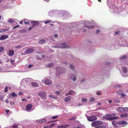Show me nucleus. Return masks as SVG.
<instances>
[{"mask_svg": "<svg viewBox=\"0 0 128 128\" xmlns=\"http://www.w3.org/2000/svg\"><path fill=\"white\" fill-rule=\"evenodd\" d=\"M115 116L116 115L115 114H113L112 115L107 114L104 116V118L106 119L109 120H112L114 119H117V118H116V117H112L110 118H108L110 116L112 117V116Z\"/></svg>", "mask_w": 128, "mask_h": 128, "instance_id": "obj_1", "label": "nucleus"}, {"mask_svg": "<svg viewBox=\"0 0 128 128\" xmlns=\"http://www.w3.org/2000/svg\"><path fill=\"white\" fill-rule=\"evenodd\" d=\"M103 123L102 121L100 120H96L93 121L91 125L92 127H95Z\"/></svg>", "mask_w": 128, "mask_h": 128, "instance_id": "obj_2", "label": "nucleus"}, {"mask_svg": "<svg viewBox=\"0 0 128 128\" xmlns=\"http://www.w3.org/2000/svg\"><path fill=\"white\" fill-rule=\"evenodd\" d=\"M38 95L41 97L42 99L43 100L46 99V93L45 92H42L38 94Z\"/></svg>", "mask_w": 128, "mask_h": 128, "instance_id": "obj_3", "label": "nucleus"}, {"mask_svg": "<svg viewBox=\"0 0 128 128\" xmlns=\"http://www.w3.org/2000/svg\"><path fill=\"white\" fill-rule=\"evenodd\" d=\"M87 118L88 120L90 122L95 121L97 119V117L94 115H92L90 116L87 117Z\"/></svg>", "mask_w": 128, "mask_h": 128, "instance_id": "obj_4", "label": "nucleus"}, {"mask_svg": "<svg viewBox=\"0 0 128 128\" xmlns=\"http://www.w3.org/2000/svg\"><path fill=\"white\" fill-rule=\"evenodd\" d=\"M59 46L60 48H69L70 47L69 45H66V42L60 44Z\"/></svg>", "mask_w": 128, "mask_h": 128, "instance_id": "obj_5", "label": "nucleus"}, {"mask_svg": "<svg viewBox=\"0 0 128 128\" xmlns=\"http://www.w3.org/2000/svg\"><path fill=\"white\" fill-rule=\"evenodd\" d=\"M117 124L119 125H122L124 124H128L127 122L124 120H122L119 121L117 122Z\"/></svg>", "mask_w": 128, "mask_h": 128, "instance_id": "obj_6", "label": "nucleus"}, {"mask_svg": "<svg viewBox=\"0 0 128 128\" xmlns=\"http://www.w3.org/2000/svg\"><path fill=\"white\" fill-rule=\"evenodd\" d=\"M44 83L46 84L49 85L52 84V82L49 80L46 79L44 81Z\"/></svg>", "mask_w": 128, "mask_h": 128, "instance_id": "obj_7", "label": "nucleus"}, {"mask_svg": "<svg viewBox=\"0 0 128 128\" xmlns=\"http://www.w3.org/2000/svg\"><path fill=\"white\" fill-rule=\"evenodd\" d=\"M8 35H2L0 37V40H2L8 38Z\"/></svg>", "mask_w": 128, "mask_h": 128, "instance_id": "obj_8", "label": "nucleus"}, {"mask_svg": "<svg viewBox=\"0 0 128 128\" xmlns=\"http://www.w3.org/2000/svg\"><path fill=\"white\" fill-rule=\"evenodd\" d=\"M14 50H9L8 54L10 56H12L14 54Z\"/></svg>", "mask_w": 128, "mask_h": 128, "instance_id": "obj_9", "label": "nucleus"}, {"mask_svg": "<svg viewBox=\"0 0 128 128\" xmlns=\"http://www.w3.org/2000/svg\"><path fill=\"white\" fill-rule=\"evenodd\" d=\"M32 106L31 104H29L27 105L26 107V108L27 110L28 111L30 110L32 108Z\"/></svg>", "mask_w": 128, "mask_h": 128, "instance_id": "obj_10", "label": "nucleus"}, {"mask_svg": "<svg viewBox=\"0 0 128 128\" xmlns=\"http://www.w3.org/2000/svg\"><path fill=\"white\" fill-rule=\"evenodd\" d=\"M69 125L68 124L63 125L59 126H58V128H65L69 126Z\"/></svg>", "mask_w": 128, "mask_h": 128, "instance_id": "obj_11", "label": "nucleus"}, {"mask_svg": "<svg viewBox=\"0 0 128 128\" xmlns=\"http://www.w3.org/2000/svg\"><path fill=\"white\" fill-rule=\"evenodd\" d=\"M46 120L45 119L40 120L37 121V122L40 124H41L43 123H44L46 122Z\"/></svg>", "mask_w": 128, "mask_h": 128, "instance_id": "obj_12", "label": "nucleus"}, {"mask_svg": "<svg viewBox=\"0 0 128 128\" xmlns=\"http://www.w3.org/2000/svg\"><path fill=\"white\" fill-rule=\"evenodd\" d=\"M32 28L34 27L35 26H38L39 24V23L36 22L32 21Z\"/></svg>", "mask_w": 128, "mask_h": 128, "instance_id": "obj_13", "label": "nucleus"}, {"mask_svg": "<svg viewBox=\"0 0 128 128\" xmlns=\"http://www.w3.org/2000/svg\"><path fill=\"white\" fill-rule=\"evenodd\" d=\"M32 52V49L30 48L27 49L26 51L25 52L27 54H29Z\"/></svg>", "mask_w": 128, "mask_h": 128, "instance_id": "obj_14", "label": "nucleus"}, {"mask_svg": "<svg viewBox=\"0 0 128 128\" xmlns=\"http://www.w3.org/2000/svg\"><path fill=\"white\" fill-rule=\"evenodd\" d=\"M12 96L13 97H15L17 96V95L14 92H12L11 94L9 95L10 97L11 98Z\"/></svg>", "mask_w": 128, "mask_h": 128, "instance_id": "obj_15", "label": "nucleus"}, {"mask_svg": "<svg viewBox=\"0 0 128 128\" xmlns=\"http://www.w3.org/2000/svg\"><path fill=\"white\" fill-rule=\"evenodd\" d=\"M124 92V91L121 90H118L116 92V93L118 95H121L122 93Z\"/></svg>", "mask_w": 128, "mask_h": 128, "instance_id": "obj_16", "label": "nucleus"}, {"mask_svg": "<svg viewBox=\"0 0 128 128\" xmlns=\"http://www.w3.org/2000/svg\"><path fill=\"white\" fill-rule=\"evenodd\" d=\"M116 109L117 111L119 112H122L123 110L122 107H118Z\"/></svg>", "mask_w": 128, "mask_h": 128, "instance_id": "obj_17", "label": "nucleus"}, {"mask_svg": "<svg viewBox=\"0 0 128 128\" xmlns=\"http://www.w3.org/2000/svg\"><path fill=\"white\" fill-rule=\"evenodd\" d=\"M71 98V97L70 96H68L65 98L64 99V101L65 102H67Z\"/></svg>", "mask_w": 128, "mask_h": 128, "instance_id": "obj_18", "label": "nucleus"}, {"mask_svg": "<svg viewBox=\"0 0 128 128\" xmlns=\"http://www.w3.org/2000/svg\"><path fill=\"white\" fill-rule=\"evenodd\" d=\"M74 92L73 90H70L69 91L68 93L66 94V96L71 95L72 94H73Z\"/></svg>", "mask_w": 128, "mask_h": 128, "instance_id": "obj_19", "label": "nucleus"}, {"mask_svg": "<svg viewBox=\"0 0 128 128\" xmlns=\"http://www.w3.org/2000/svg\"><path fill=\"white\" fill-rule=\"evenodd\" d=\"M38 83L36 82H32V86L34 87H38Z\"/></svg>", "mask_w": 128, "mask_h": 128, "instance_id": "obj_20", "label": "nucleus"}, {"mask_svg": "<svg viewBox=\"0 0 128 128\" xmlns=\"http://www.w3.org/2000/svg\"><path fill=\"white\" fill-rule=\"evenodd\" d=\"M45 42V40L44 39H42L39 40L38 42L40 44H44Z\"/></svg>", "mask_w": 128, "mask_h": 128, "instance_id": "obj_21", "label": "nucleus"}, {"mask_svg": "<svg viewBox=\"0 0 128 128\" xmlns=\"http://www.w3.org/2000/svg\"><path fill=\"white\" fill-rule=\"evenodd\" d=\"M122 69L124 73H125L127 72V71H128L127 70V69L125 67H123L122 68Z\"/></svg>", "mask_w": 128, "mask_h": 128, "instance_id": "obj_22", "label": "nucleus"}, {"mask_svg": "<svg viewBox=\"0 0 128 128\" xmlns=\"http://www.w3.org/2000/svg\"><path fill=\"white\" fill-rule=\"evenodd\" d=\"M9 29V28H6V29H3L0 30V32L2 33V32H4L8 30Z\"/></svg>", "mask_w": 128, "mask_h": 128, "instance_id": "obj_23", "label": "nucleus"}, {"mask_svg": "<svg viewBox=\"0 0 128 128\" xmlns=\"http://www.w3.org/2000/svg\"><path fill=\"white\" fill-rule=\"evenodd\" d=\"M54 65V64L53 63H51L48 64L47 65V66L48 67H50Z\"/></svg>", "mask_w": 128, "mask_h": 128, "instance_id": "obj_24", "label": "nucleus"}, {"mask_svg": "<svg viewBox=\"0 0 128 128\" xmlns=\"http://www.w3.org/2000/svg\"><path fill=\"white\" fill-rule=\"evenodd\" d=\"M126 55H125L124 56H122L120 58V59H124L125 58H126Z\"/></svg>", "mask_w": 128, "mask_h": 128, "instance_id": "obj_25", "label": "nucleus"}, {"mask_svg": "<svg viewBox=\"0 0 128 128\" xmlns=\"http://www.w3.org/2000/svg\"><path fill=\"white\" fill-rule=\"evenodd\" d=\"M84 26L86 27L89 29H90L93 28H94V26Z\"/></svg>", "mask_w": 128, "mask_h": 128, "instance_id": "obj_26", "label": "nucleus"}, {"mask_svg": "<svg viewBox=\"0 0 128 128\" xmlns=\"http://www.w3.org/2000/svg\"><path fill=\"white\" fill-rule=\"evenodd\" d=\"M128 114L127 113H126L125 114H123L121 115L120 116L121 117H124V116L126 117L127 116V115Z\"/></svg>", "mask_w": 128, "mask_h": 128, "instance_id": "obj_27", "label": "nucleus"}, {"mask_svg": "<svg viewBox=\"0 0 128 128\" xmlns=\"http://www.w3.org/2000/svg\"><path fill=\"white\" fill-rule=\"evenodd\" d=\"M8 22H9L12 23L14 22V21L13 19H10L8 20Z\"/></svg>", "mask_w": 128, "mask_h": 128, "instance_id": "obj_28", "label": "nucleus"}, {"mask_svg": "<svg viewBox=\"0 0 128 128\" xmlns=\"http://www.w3.org/2000/svg\"><path fill=\"white\" fill-rule=\"evenodd\" d=\"M95 100V98L94 97L91 98L89 102H92L94 101Z\"/></svg>", "mask_w": 128, "mask_h": 128, "instance_id": "obj_29", "label": "nucleus"}, {"mask_svg": "<svg viewBox=\"0 0 128 128\" xmlns=\"http://www.w3.org/2000/svg\"><path fill=\"white\" fill-rule=\"evenodd\" d=\"M123 110L125 111H127L128 110V107H126L125 108H124L122 107Z\"/></svg>", "mask_w": 128, "mask_h": 128, "instance_id": "obj_30", "label": "nucleus"}, {"mask_svg": "<svg viewBox=\"0 0 128 128\" xmlns=\"http://www.w3.org/2000/svg\"><path fill=\"white\" fill-rule=\"evenodd\" d=\"M18 125L17 124H14L12 126V127L13 128H17L18 127Z\"/></svg>", "mask_w": 128, "mask_h": 128, "instance_id": "obj_31", "label": "nucleus"}, {"mask_svg": "<svg viewBox=\"0 0 128 128\" xmlns=\"http://www.w3.org/2000/svg\"><path fill=\"white\" fill-rule=\"evenodd\" d=\"M114 102L116 103H119L120 102V101L119 100L117 99H114Z\"/></svg>", "mask_w": 128, "mask_h": 128, "instance_id": "obj_32", "label": "nucleus"}, {"mask_svg": "<svg viewBox=\"0 0 128 128\" xmlns=\"http://www.w3.org/2000/svg\"><path fill=\"white\" fill-rule=\"evenodd\" d=\"M4 48L2 47H0V52H2L4 50Z\"/></svg>", "mask_w": 128, "mask_h": 128, "instance_id": "obj_33", "label": "nucleus"}, {"mask_svg": "<svg viewBox=\"0 0 128 128\" xmlns=\"http://www.w3.org/2000/svg\"><path fill=\"white\" fill-rule=\"evenodd\" d=\"M24 23L25 24H29V22L27 20H24Z\"/></svg>", "mask_w": 128, "mask_h": 128, "instance_id": "obj_34", "label": "nucleus"}, {"mask_svg": "<svg viewBox=\"0 0 128 128\" xmlns=\"http://www.w3.org/2000/svg\"><path fill=\"white\" fill-rule=\"evenodd\" d=\"M51 22V21L50 20H48L46 21H45L44 22V23L45 24H47L48 23H50Z\"/></svg>", "mask_w": 128, "mask_h": 128, "instance_id": "obj_35", "label": "nucleus"}, {"mask_svg": "<svg viewBox=\"0 0 128 128\" xmlns=\"http://www.w3.org/2000/svg\"><path fill=\"white\" fill-rule=\"evenodd\" d=\"M87 100L86 98H82V101L83 102H86Z\"/></svg>", "mask_w": 128, "mask_h": 128, "instance_id": "obj_36", "label": "nucleus"}, {"mask_svg": "<svg viewBox=\"0 0 128 128\" xmlns=\"http://www.w3.org/2000/svg\"><path fill=\"white\" fill-rule=\"evenodd\" d=\"M55 93L57 95H59L60 94V92L58 91H56L55 92Z\"/></svg>", "mask_w": 128, "mask_h": 128, "instance_id": "obj_37", "label": "nucleus"}, {"mask_svg": "<svg viewBox=\"0 0 128 128\" xmlns=\"http://www.w3.org/2000/svg\"><path fill=\"white\" fill-rule=\"evenodd\" d=\"M49 96L50 98H56V97L54 96L53 95H49Z\"/></svg>", "mask_w": 128, "mask_h": 128, "instance_id": "obj_38", "label": "nucleus"}, {"mask_svg": "<svg viewBox=\"0 0 128 128\" xmlns=\"http://www.w3.org/2000/svg\"><path fill=\"white\" fill-rule=\"evenodd\" d=\"M70 68L72 69H73L74 68V67L73 65H70Z\"/></svg>", "mask_w": 128, "mask_h": 128, "instance_id": "obj_39", "label": "nucleus"}, {"mask_svg": "<svg viewBox=\"0 0 128 128\" xmlns=\"http://www.w3.org/2000/svg\"><path fill=\"white\" fill-rule=\"evenodd\" d=\"M126 96V94H124L122 93L121 95V96L122 97H124Z\"/></svg>", "mask_w": 128, "mask_h": 128, "instance_id": "obj_40", "label": "nucleus"}, {"mask_svg": "<svg viewBox=\"0 0 128 128\" xmlns=\"http://www.w3.org/2000/svg\"><path fill=\"white\" fill-rule=\"evenodd\" d=\"M112 124L114 127H117L116 124V123L115 122H112Z\"/></svg>", "mask_w": 128, "mask_h": 128, "instance_id": "obj_41", "label": "nucleus"}, {"mask_svg": "<svg viewBox=\"0 0 128 128\" xmlns=\"http://www.w3.org/2000/svg\"><path fill=\"white\" fill-rule=\"evenodd\" d=\"M58 118V116H53L52 118V119H54L57 118Z\"/></svg>", "mask_w": 128, "mask_h": 128, "instance_id": "obj_42", "label": "nucleus"}, {"mask_svg": "<svg viewBox=\"0 0 128 128\" xmlns=\"http://www.w3.org/2000/svg\"><path fill=\"white\" fill-rule=\"evenodd\" d=\"M20 27V25H16V26H14L13 27V29H14L18 27Z\"/></svg>", "mask_w": 128, "mask_h": 128, "instance_id": "obj_43", "label": "nucleus"}, {"mask_svg": "<svg viewBox=\"0 0 128 128\" xmlns=\"http://www.w3.org/2000/svg\"><path fill=\"white\" fill-rule=\"evenodd\" d=\"M103 127L101 126H96L94 128H102Z\"/></svg>", "mask_w": 128, "mask_h": 128, "instance_id": "obj_44", "label": "nucleus"}, {"mask_svg": "<svg viewBox=\"0 0 128 128\" xmlns=\"http://www.w3.org/2000/svg\"><path fill=\"white\" fill-rule=\"evenodd\" d=\"M8 86H6L4 89V92H6L8 91Z\"/></svg>", "mask_w": 128, "mask_h": 128, "instance_id": "obj_45", "label": "nucleus"}, {"mask_svg": "<svg viewBox=\"0 0 128 128\" xmlns=\"http://www.w3.org/2000/svg\"><path fill=\"white\" fill-rule=\"evenodd\" d=\"M23 47V46H22L18 45V46H16V48H22Z\"/></svg>", "mask_w": 128, "mask_h": 128, "instance_id": "obj_46", "label": "nucleus"}, {"mask_svg": "<svg viewBox=\"0 0 128 128\" xmlns=\"http://www.w3.org/2000/svg\"><path fill=\"white\" fill-rule=\"evenodd\" d=\"M21 32H26V30L25 29H23L21 30Z\"/></svg>", "mask_w": 128, "mask_h": 128, "instance_id": "obj_47", "label": "nucleus"}, {"mask_svg": "<svg viewBox=\"0 0 128 128\" xmlns=\"http://www.w3.org/2000/svg\"><path fill=\"white\" fill-rule=\"evenodd\" d=\"M55 125V123H53L50 125V126L49 127L50 128H51L53 126H54Z\"/></svg>", "mask_w": 128, "mask_h": 128, "instance_id": "obj_48", "label": "nucleus"}, {"mask_svg": "<svg viewBox=\"0 0 128 128\" xmlns=\"http://www.w3.org/2000/svg\"><path fill=\"white\" fill-rule=\"evenodd\" d=\"M23 94V92H20L18 93V95H22Z\"/></svg>", "mask_w": 128, "mask_h": 128, "instance_id": "obj_49", "label": "nucleus"}, {"mask_svg": "<svg viewBox=\"0 0 128 128\" xmlns=\"http://www.w3.org/2000/svg\"><path fill=\"white\" fill-rule=\"evenodd\" d=\"M120 33V31H116L115 32V34H119Z\"/></svg>", "mask_w": 128, "mask_h": 128, "instance_id": "obj_50", "label": "nucleus"}, {"mask_svg": "<svg viewBox=\"0 0 128 128\" xmlns=\"http://www.w3.org/2000/svg\"><path fill=\"white\" fill-rule=\"evenodd\" d=\"M97 94L100 95L101 94L100 92V91H98L96 93Z\"/></svg>", "mask_w": 128, "mask_h": 128, "instance_id": "obj_51", "label": "nucleus"}, {"mask_svg": "<svg viewBox=\"0 0 128 128\" xmlns=\"http://www.w3.org/2000/svg\"><path fill=\"white\" fill-rule=\"evenodd\" d=\"M100 32V31L99 30H97L96 32V34H98V33L99 32Z\"/></svg>", "mask_w": 128, "mask_h": 128, "instance_id": "obj_52", "label": "nucleus"}, {"mask_svg": "<svg viewBox=\"0 0 128 128\" xmlns=\"http://www.w3.org/2000/svg\"><path fill=\"white\" fill-rule=\"evenodd\" d=\"M76 77H74L73 78V80L74 81L76 80Z\"/></svg>", "mask_w": 128, "mask_h": 128, "instance_id": "obj_53", "label": "nucleus"}, {"mask_svg": "<svg viewBox=\"0 0 128 128\" xmlns=\"http://www.w3.org/2000/svg\"><path fill=\"white\" fill-rule=\"evenodd\" d=\"M32 67V65H30L28 66V68H31Z\"/></svg>", "mask_w": 128, "mask_h": 128, "instance_id": "obj_54", "label": "nucleus"}, {"mask_svg": "<svg viewBox=\"0 0 128 128\" xmlns=\"http://www.w3.org/2000/svg\"><path fill=\"white\" fill-rule=\"evenodd\" d=\"M10 110H5V112L6 113H8L9 112Z\"/></svg>", "mask_w": 128, "mask_h": 128, "instance_id": "obj_55", "label": "nucleus"}, {"mask_svg": "<svg viewBox=\"0 0 128 128\" xmlns=\"http://www.w3.org/2000/svg\"><path fill=\"white\" fill-rule=\"evenodd\" d=\"M15 61V60H11L10 61V62H14Z\"/></svg>", "mask_w": 128, "mask_h": 128, "instance_id": "obj_56", "label": "nucleus"}, {"mask_svg": "<svg viewBox=\"0 0 128 128\" xmlns=\"http://www.w3.org/2000/svg\"><path fill=\"white\" fill-rule=\"evenodd\" d=\"M22 101H25V102H26L27 100L25 99H22Z\"/></svg>", "mask_w": 128, "mask_h": 128, "instance_id": "obj_57", "label": "nucleus"}, {"mask_svg": "<svg viewBox=\"0 0 128 128\" xmlns=\"http://www.w3.org/2000/svg\"><path fill=\"white\" fill-rule=\"evenodd\" d=\"M75 118H76L75 117H73L70 120H73L75 119Z\"/></svg>", "mask_w": 128, "mask_h": 128, "instance_id": "obj_58", "label": "nucleus"}, {"mask_svg": "<svg viewBox=\"0 0 128 128\" xmlns=\"http://www.w3.org/2000/svg\"><path fill=\"white\" fill-rule=\"evenodd\" d=\"M110 64V63L109 62L106 63L105 64L106 65H109Z\"/></svg>", "mask_w": 128, "mask_h": 128, "instance_id": "obj_59", "label": "nucleus"}, {"mask_svg": "<svg viewBox=\"0 0 128 128\" xmlns=\"http://www.w3.org/2000/svg\"><path fill=\"white\" fill-rule=\"evenodd\" d=\"M85 80V79L84 78L81 81V82H84Z\"/></svg>", "mask_w": 128, "mask_h": 128, "instance_id": "obj_60", "label": "nucleus"}, {"mask_svg": "<svg viewBox=\"0 0 128 128\" xmlns=\"http://www.w3.org/2000/svg\"><path fill=\"white\" fill-rule=\"evenodd\" d=\"M58 35L56 34L54 35V37H58Z\"/></svg>", "mask_w": 128, "mask_h": 128, "instance_id": "obj_61", "label": "nucleus"}, {"mask_svg": "<svg viewBox=\"0 0 128 128\" xmlns=\"http://www.w3.org/2000/svg\"><path fill=\"white\" fill-rule=\"evenodd\" d=\"M32 29V27H30L29 28V29H28V30H31V29Z\"/></svg>", "mask_w": 128, "mask_h": 128, "instance_id": "obj_62", "label": "nucleus"}, {"mask_svg": "<svg viewBox=\"0 0 128 128\" xmlns=\"http://www.w3.org/2000/svg\"><path fill=\"white\" fill-rule=\"evenodd\" d=\"M22 23H23V21L22 20L20 22V24H22Z\"/></svg>", "mask_w": 128, "mask_h": 128, "instance_id": "obj_63", "label": "nucleus"}, {"mask_svg": "<svg viewBox=\"0 0 128 128\" xmlns=\"http://www.w3.org/2000/svg\"><path fill=\"white\" fill-rule=\"evenodd\" d=\"M6 103H8L9 102V101L8 100H6Z\"/></svg>", "mask_w": 128, "mask_h": 128, "instance_id": "obj_64", "label": "nucleus"}]
</instances>
